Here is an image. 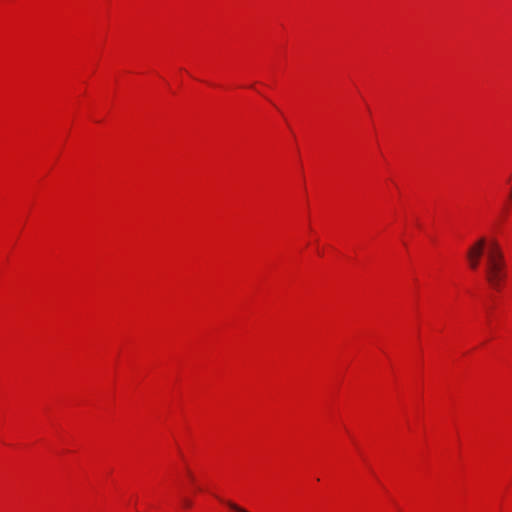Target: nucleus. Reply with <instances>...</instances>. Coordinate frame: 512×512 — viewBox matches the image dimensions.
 Instances as JSON below:
<instances>
[{
  "label": "nucleus",
  "instance_id": "1",
  "mask_svg": "<svg viewBox=\"0 0 512 512\" xmlns=\"http://www.w3.org/2000/svg\"><path fill=\"white\" fill-rule=\"evenodd\" d=\"M486 246L485 279L493 289L500 290L506 272L504 254L497 240L493 239L488 243L485 237H481L475 241L466 254L469 267L473 270L479 267Z\"/></svg>",
  "mask_w": 512,
  "mask_h": 512
},
{
  "label": "nucleus",
  "instance_id": "2",
  "mask_svg": "<svg viewBox=\"0 0 512 512\" xmlns=\"http://www.w3.org/2000/svg\"><path fill=\"white\" fill-rule=\"evenodd\" d=\"M225 503L232 512H249L232 501H226Z\"/></svg>",
  "mask_w": 512,
  "mask_h": 512
},
{
  "label": "nucleus",
  "instance_id": "3",
  "mask_svg": "<svg viewBox=\"0 0 512 512\" xmlns=\"http://www.w3.org/2000/svg\"><path fill=\"white\" fill-rule=\"evenodd\" d=\"M182 502L185 508L189 509L192 507V501L190 499L184 498Z\"/></svg>",
  "mask_w": 512,
  "mask_h": 512
},
{
  "label": "nucleus",
  "instance_id": "4",
  "mask_svg": "<svg viewBox=\"0 0 512 512\" xmlns=\"http://www.w3.org/2000/svg\"><path fill=\"white\" fill-rule=\"evenodd\" d=\"M188 476L190 477L191 480H193V475L190 471H188Z\"/></svg>",
  "mask_w": 512,
  "mask_h": 512
}]
</instances>
